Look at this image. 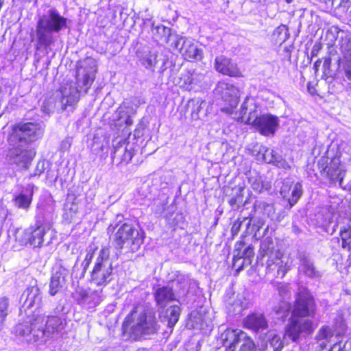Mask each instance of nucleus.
<instances>
[{
	"instance_id": "nucleus-2",
	"label": "nucleus",
	"mask_w": 351,
	"mask_h": 351,
	"mask_svg": "<svg viewBox=\"0 0 351 351\" xmlns=\"http://www.w3.org/2000/svg\"><path fill=\"white\" fill-rule=\"evenodd\" d=\"M315 303L309 291L304 287L298 288L291 317L285 328V338L296 341L302 333L313 332V322L310 317L315 314Z\"/></svg>"
},
{
	"instance_id": "nucleus-52",
	"label": "nucleus",
	"mask_w": 351,
	"mask_h": 351,
	"mask_svg": "<svg viewBox=\"0 0 351 351\" xmlns=\"http://www.w3.org/2000/svg\"><path fill=\"white\" fill-rule=\"evenodd\" d=\"M291 190V186H289L288 184H283L280 191V195L283 198L288 199V197H290Z\"/></svg>"
},
{
	"instance_id": "nucleus-46",
	"label": "nucleus",
	"mask_w": 351,
	"mask_h": 351,
	"mask_svg": "<svg viewBox=\"0 0 351 351\" xmlns=\"http://www.w3.org/2000/svg\"><path fill=\"white\" fill-rule=\"evenodd\" d=\"M9 300L6 297L0 298V322H2L8 314Z\"/></svg>"
},
{
	"instance_id": "nucleus-61",
	"label": "nucleus",
	"mask_w": 351,
	"mask_h": 351,
	"mask_svg": "<svg viewBox=\"0 0 351 351\" xmlns=\"http://www.w3.org/2000/svg\"><path fill=\"white\" fill-rule=\"evenodd\" d=\"M322 63V60L320 59L317 60L315 63H314V69L315 70V71H318V69Z\"/></svg>"
},
{
	"instance_id": "nucleus-1",
	"label": "nucleus",
	"mask_w": 351,
	"mask_h": 351,
	"mask_svg": "<svg viewBox=\"0 0 351 351\" xmlns=\"http://www.w3.org/2000/svg\"><path fill=\"white\" fill-rule=\"evenodd\" d=\"M66 319L58 315H45L34 312L14 327L16 337L27 343H47L62 333L66 326Z\"/></svg>"
},
{
	"instance_id": "nucleus-62",
	"label": "nucleus",
	"mask_w": 351,
	"mask_h": 351,
	"mask_svg": "<svg viewBox=\"0 0 351 351\" xmlns=\"http://www.w3.org/2000/svg\"><path fill=\"white\" fill-rule=\"evenodd\" d=\"M346 91L348 92V95H351V84H349L346 87Z\"/></svg>"
},
{
	"instance_id": "nucleus-37",
	"label": "nucleus",
	"mask_w": 351,
	"mask_h": 351,
	"mask_svg": "<svg viewBox=\"0 0 351 351\" xmlns=\"http://www.w3.org/2000/svg\"><path fill=\"white\" fill-rule=\"evenodd\" d=\"M340 50L343 60H351V36L342 38Z\"/></svg>"
},
{
	"instance_id": "nucleus-18",
	"label": "nucleus",
	"mask_w": 351,
	"mask_h": 351,
	"mask_svg": "<svg viewBox=\"0 0 351 351\" xmlns=\"http://www.w3.org/2000/svg\"><path fill=\"white\" fill-rule=\"evenodd\" d=\"M94 66L86 68L80 66L77 67L76 73V82L77 86L81 88H84V93H86L90 88L95 79L97 69Z\"/></svg>"
},
{
	"instance_id": "nucleus-64",
	"label": "nucleus",
	"mask_w": 351,
	"mask_h": 351,
	"mask_svg": "<svg viewBox=\"0 0 351 351\" xmlns=\"http://www.w3.org/2000/svg\"><path fill=\"white\" fill-rule=\"evenodd\" d=\"M177 282L178 284H182L184 283V280L182 279V276H180L178 277V279H177Z\"/></svg>"
},
{
	"instance_id": "nucleus-6",
	"label": "nucleus",
	"mask_w": 351,
	"mask_h": 351,
	"mask_svg": "<svg viewBox=\"0 0 351 351\" xmlns=\"http://www.w3.org/2000/svg\"><path fill=\"white\" fill-rule=\"evenodd\" d=\"M123 328L129 330L134 339H138L143 335L156 333L158 326L155 317L151 313L147 314L144 311L139 313L134 311L125 318Z\"/></svg>"
},
{
	"instance_id": "nucleus-11",
	"label": "nucleus",
	"mask_w": 351,
	"mask_h": 351,
	"mask_svg": "<svg viewBox=\"0 0 351 351\" xmlns=\"http://www.w3.org/2000/svg\"><path fill=\"white\" fill-rule=\"evenodd\" d=\"M215 95L219 96L228 107L223 108L227 112L235 108L239 103V90L232 84L225 81L219 82L215 88Z\"/></svg>"
},
{
	"instance_id": "nucleus-57",
	"label": "nucleus",
	"mask_w": 351,
	"mask_h": 351,
	"mask_svg": "<svg viewBox=\"0 0 351 351\" xmlns=\"http://www.w3.org/2000/svg\"><path fill=\"white\" fill-rule=\"evenodd\" d=\"M244 245H245V243L243 241H237L235 243L234 254L239 251L243 250V247H244Z\"/></svg>"
},
{
	"instance_id": "nucleus-45",
	"label": "nucleus",
	"mask_w": 351,
	"mask_h": 351,
	"mask_svg": "<svg viewBox=\"0 0 351 351\" xmlns=\"http://www.w3.org/2000/svg\"><path fill=\"white\" fill-rule=\"evenodd\" d=\"M291 309V305L287 301H282L278 306L274 308L277 315L280 317H286Z\"/></svg>"
},
{
	"instance_id": "nucleus-39",
	"label": "nucleus",
	"mask_w": 351,
	"mask_h": 351,
	"mask_svg": "<svg viewBox=\"0 0 351 351\" xmlns=\"http://www.w3.org/2000/svg\"><path fill=\"white\" fill-rule=\"evenodd\" d=\"M252 189L258 193H261L264 189H267V184L262 180L260 176H252L248 178Z\"/></svg>"
},
{
	"instance_id": "nucleus-13",
	"label": "nucleus",
	"mask_w": 351,
	"mask_h": 351,
	"mask_svg": "<svg viewBox=\"0 0 351 351\" xmlns=\"http://www.w3.org/2000/svg\"><path fill=\"white\" fill-rule=\"evenodd\" d=\"M251 124L262 135H274L279 125V119L271 114H264L256 117Z\"/></svg>"
},
{
	"instance_id": "nucleus-25",
	"label": "nucleus",
	"mask_w": 351,
	"mask_h": 351,
	"mask_svg": "<svg viewBox=\"0 0 351 351\" xmlns=\"http://www.w3.org/2000/svg\"><path fill=\"white\" fill-rule=\"evenodd\" d=\"M246 328L258 332L267 328L268 324L265 317L261 313H253L248 315L244 322Z\"/></svg>"
},
{
	"instance_id": "nucleus-51",
	"label": "nucleus",
	"mask_w": 351,
	"mask_h": 351,
	"mask_svg": "<svg viewBox=\"0 0 351 351\" xmlns=\"http://www.w3.org/2000/svg\"><path fill=\"white\" fill-rule=\"evenodd\" d=\"M46 161L44 160H39L37 162L34 176H40L42 173H43L46 169Z\"/></svg>"
},
{
	"instance_id": "nucleus-29",
	"label": "nucleus",
	"mask_w": 351,
	"mask_h": 351,
	"mask_svg": "<svg viewBox=\"0 0 351 351\" xmlns=\"http://www.w3.org/2000/svg\"><path fill=\"white\" fill-rule=\"evenodd\" d=\"M339 237L334 238L332 241H337L341 247L348 251L351 250V224L347 223L340 227Z\"/></svg>"
},
{
	"instance_id": "nucleus-33",
	"label": "nucleus",
	"mask_w": 351,
	"mask_h": 351,
	"mask_svg": "<svg viewBox=\"0 0 351 351\" xmlns=\"http://www.w3.org/2000/svg\"><path fill=\"white\" fill-rule=\"evenodd\" d=\"M78 204L74 201L70 202H67L64 204L63 219L68 223L72 222L78 213Z\"/></svg>"
},
{
	"instance_id": "nucleus-22",
	"label": "nucleus",
	"mask_w": 351,
	"mask_h": 351,
	"mask_svg": "<svg viewBox=\"0 0 351 351\" xmlns=\"http://www.w3.org/2000/svg\"><path fill=\"white\" fill-rule=\"evenodd\" d=\"M154 296L156 305L161 308H165L169 302L176 300L173 289L169 286L156 288Z\"/></svg>"
},
{
	"instance_id": "nucleus-26",
	"label": "nucleus",
	"mask_w": 351,
	"mask_h": 351,
	"mask_svg": "<svg viewBox=\"0 0 351 351\" xmlns=\"http://www.w3.org/2000/svg\"><path fill=\"white\" fill-rule=\"evenodd\" d=\"M257 106L256 105L255 100L252 97H247L241 106L240 117L239 119L243 120L244 116L248 113L249 116L247 118L246 123L251 124L252 121L256 117H258L256 112Z\"/></svg>"
},
{
	"instance_id": "nucleus-60",
	"label": "nucleus",
	"mask_w": 351,
	"mask_h": 351,
	"mask_svg": "<svg viewBox=\"0 0 351 351\" xmlns=\"http://www.w3.org/2000/svg\"><path fill=\"white\" fill-rule=\"evenodd\" d=\"M47 178L48 179H50V178H51V179H52V178H53V181H54V182H56V181L57 180L58 178V176L57 174H56V175H55V176H53V175H51L50 172H49V171H47Z\"/></svg>"
},
{
	"instance_id": "nucleus-28",
	"label": "nucleus",
	"mask_w": 351,
	"mask_h": 351,
	"mask_svg": "<svg viewBox=\"0 0 351 351\" xmlns=\"http://www.w3.org/2000/svg\"><path fill=\"white\" fill-rule=\"evenodd\" d=\"M152 34L156 40H160L165 43H168L173 39V42H175V36L171 32V29L166 27L162 24L155 25L152 24Z\"/></svg>"
},
{
	"instance_id": "nucleus-34",
	"label": "nucleus",
	"mask_w": 351,
	"mask_h": 351,
	"mask_svg": "<svg viewBox=\"0 0 351 351\" xmlns=\"http://www.w3.org/2000/svg\"><path fill=\"white\" fill-rule=\"evenodd\" d=\"M243 300V296L239 294L235 298H230V301L228 302L230 313L233 315L241 313L244 308Z\"/></svg>"
},
{
	"instance_id": "nucleus-31",
	"label": "nucleus",
	"mask_w": 351,
	"mask_h": 351,
	"mask_svg": "<svg viewBox=\"0 0 351 351\" xmlns=\"http://www.w3.org/2000/svg\"><path fill=\"white\" fill-rule=\"evenodd\" d=\"M180 307L178 305H173L168 308L163 317V321L167 322V326L170 328H173L178 322L180 315Z\"/></svg>"
},
{
	"instance_id": "nucleus-5",
	"label": "nucleus",
	"mask_w": 351,
	"mask_h": 351,
	"mask_svg": "<svg viewBox=\"0 0 351 351\" xmlns=\"http://www.w3.org/2000/svg\"><path fill=\"white\" fill-rule=\"evenodd\" d=\"M108 234H113L110 236L112 244L119 254L135 252L143 243V232L132 223H124L119 226L111 223Z\"/></svg>"
},
{
	"instance_id": "nucleus-50",
	"label": "nucleus",
	"mask_w": 351,
	"mask_h": 351,
	"mask_svg": "<svg viewBox=\"0 0 351 351\" xmlns=\"http://www.w3.org/2000/svg\"><path fill=\"white\" fill-rule=\"evenodd\" d=\"M245 258H247V256H245L243 250L234 253V257H233V265L234 267H236L237 263L238 262H239L240 261H242L241 266L239 265L237 269L238 270H241L242 269V266L243 264V259H245Z\"/></svg>"
},
{
	"instance_id": "nucleus-42",
	"label": "nucleus",
	"mask_w": 351,
	"mask_h": 351,
	"mask_svg": "<svg viewBox=\"0 0 351 351\" xmlns=\"http://www.w3.org/2000/svg\"><path fill=\"white\" fill-rule=\"evenodd\" d=\"M277 290L280 297L283 301L289 300L291 296V289L290 285L285 282H278L277 285Z\"/></svg>"
},
{
	"instance_id": "nucleus-58",
	"label": "nucleus",
	"mask_w": 351,
	"mask_h": 351,
	"mask_svg": "<svg viewBox=\"0 0 351 351\" xmlns=\"http://www.w3.org/2000/svg\"><path fill=\"white\" fill-rule=\"evenodd\" d=\"M168 63V59L167 58H163L162 60V65L160 66V69H159V72L160 73H163L167 69V64Z\"/></svg>"
},
{
	"instance_id": "nucleus-9",
	"label": "nucleus",
	"mask_w": 351,
	"mask_h": 351,
	"mask_svg": "<svg viewBox=\"0 0 351 351\" xmlns=\"http://www.w3.org/2000/svg\"><path fill=\"white\" fill-rule=\"evenodd\" d=\"M44 134V128L40 123H19L14 125L8 136L32 145V143L40 138Z\"/></svg>"
},
{
	"instance_id": "nucleus-54",
	"label": "nucleus",
	"mask_w": 351,
	"mask_h": 351,
	"mask_svg": "<svg viewBox=\"0 0 351 351\" xmlns=\"http://www.w3.org/2000/svg\"><path fill=\"white\" fill-rule=\"evenodd\" d=\"M337 346L339 347L338 351H351V341H346L343 346H341V342L335 343L333 346V348Z\"/></svg>"
},
{
	"instance_id": "nucleus-20",
	"label": "nucleus",
	"mask_w": 351,
	"mask_h": 351,
	"mask_svg": "<svg viewBox=\"0 0 351 351\" xmlns=\"http://www.w3.org/2000/svg\"><path fill=\"white\" fill-rule=\"evenodd\" d=\"M21 300L23 301V306L30 308L36 306L34 311L38 313L37 308H39L42 302V296L39 288L35 285L27 287L21 296ZM40 313V311H38Z\"/></svg>"
},
{
	"instance_id": "nucleus-47",
	"label": "nucleus",
	"mask_w": 351,
	"mask_h": 351,
	"mask_svg": "<svg viewBox=\"0 0 351 351\" xmlns=\"http://www.w3.org/2000/svg\"><path fill=\"white\" fill-rule=\"evenodd\" d=\"M240 351H255L256 346L254 341L249 338L247 335L246 337L241 339L240 342Z\"/></svg>"
},
{
	"instance_id": "nucleus-30",
	"label": "nucleus",
	"mask_w": 351,
	"mask_h": 351,
	"mask_svg": "<svg viewBox=\"0 0 351 351\" xmlns=\"http://www.w3.org/2000/svg\"><path fill=\"white\" fill-rule=\"evenodd\" d=\"M34 186L29 185L26 189V193H20L14 198L15 206L19 208L27 209L32 201Z\"/></svg>"
},
{
	"instance_id": "nucleus-43",
	"label": "nucleus",
	"mask_w": 351,
	"mask_h": 351,
	"mask_svg": "<svg viewBox=\"0 0 351 351\" xmlns=\"http://www.w3.org/2000/svg\"><path fill=\"white\" fill-rule=\"evenodd\" d=\"M250 223L251 219H248L247 217H243L242 220H241L240 218L237 219V220L234 222L231 228V232L232 235L234 236L239 233L242 225H245L247 229L250 226Z\"/></svg>"
},
{
	"instance_id": "nucleus-23",
	"label": "nucleus",
	"mask_w": 351,
	"mask_h": 351,
	"mask_svg": "<svg viewBox=\"0 0 351 351\" xmlns=\"http://www.w3.org/2000/svg\"><path fill=\"white\" fill-rule=\"evenodd\" d=\"M261 152H263V160L265 162L274 164L280 168L287 169L289 167L287 161L274 150L262 147L259 150V153Z\"/></svg>"
},
{
	"instance_id": "nucleus-7",
	"label": "nucleus",
	"mask_w": 351,
	"mask_h": 351,
	"mask_svg": "<svg viewBox=\"0 0 351 351\" xmlns=\"http://www.w3.org/2000/svg\"><path fill=\"white\" fill-rule=\"evenodd\" d=\"M8 147L5 150V160L9 164L19 168L28 169L36 156V151L31 145L21 142L10 136H7Z\"/></svg>"
},
{
	"instance_id": "nucleus-4",
	"label": "nucleus",
	"mask_w": 351,
	"mask_h": 351,
	"mask_svg": "<svg viewBox=\"0 0 351 351\" xmlns=\"http://www.w3.org/2000/svg\"><path fill=\"white\" fill-rule=\"evenodd\" d=\"M258 258V266L263 268L269 277L283 278L290 269L287 258L271 237H266L261 242Z\"/></svg>"
},
{
	"instance_id": "nucleus-14",
	"label": "nucleus",
	"mask_w": 351,
	"mask_h": 351,
	"mask_svg": "<svg viewBox=\"0 0 351 351\" xmlns=\"http://www.w3.org/2000/svg\"><path fill=\"white\" fill-rule=\"evenodd\" d=\"M56 97L59 99L58 103L61 110H64L67 106H74L77 104L80 98V93L75 85L66 84L60 88Z\"/></svg>"
},
{
	"instance_id": "nucleus-24",
	"label": "nucleus",
	"mask_w": 351,
	"mask_h": 351,
	"mask_svg": "<svg viewBox=\"0 0 351 351\" xmlns=\"http://www.w3.org/2000/svg\"><path fill=\"white\" fill-rule=\"evenodd\" d=\"M68 274L69 272L66 269L60 267L52 274L49 283V291L51 295H55L63 287L65 278L68 276Z\"/></svg>"
},
{
	"instance_id": "nucleus-15",
	"label": "nucleus",
	"mask_w": 351,
	"mask_h": 351,
	"mask_svg": "<svg viewBox=\"0 0 351 351\" xmlns=\"http://www.w3.org/2000/svg\"><path fill=\"white\" fill-rule=\"evenodd\" d=\"M134 154V145L126 140L118 142L113 145L112 160L113 162L119 164L129 163Z\"/></svg>"
},
{
	"instance_id": "nucleus-8",
	"label": "nucleus",
	"mask_w": 351,
	"mask_h": 351,
	"mask_svg": "<svg viewBox=\"0 0 351 351\" xmlns=\"http://www.w3.org/2000/svg\"><path fill=\"white\" fill-rule=\"evenodd\" d=\"M112 261L110 258V249L99 250L94 268L91 272V282L97 286H106L114 277Z\"/></svg>"
},
{
	"instance_id": "nucleus-16",
	"label": "nucleus",
	"mask_w": 351,
	"mask_h": 351,
	"mask_svg": "<svg viewBox=\"0 0 351 351\" xmlns=\"http://www.w3.org/2000/svg\"><path fill=\"white\" fill-rule=\"evenodd\" d=\"M75 299L77 304L82 307L90 309L93 308L103 300L102 290L88 291L85 289H79L75 293Z\"/></svg>"
},
{
	"instance_id": "nucleus-53",
	"label": "nucleus",
	"mask_w": 351,
	"mask_h": 351,
	"mask_svg": "<svg viewBox=\"0 0 351 351\" xmlns=\"http://www.w3.org/2000/svg\"><path fill=\"white\" fill-rule=\"evenodd\" d=\"M182 279L184 280V283L180 284V294L184 295L187 290L189 287V276L186 275H182Z\"/></svg>"
},
{
	"instance_id": "nucleus-12",
	"label": "nucleus",
	"mask_w": 351,
	"mask_h": 351,
	"mask_svg": "<svg viewBox=\"0 0 351 351\" xmlns=\"http://www.w3.org/2000/svg\"><path fill=\"white\" fill-rule=\"evenodd\" d=\"M171 46L179 50L184 59L202 60L203 58L202 50L190 39L179 35L175 36V42L171 43Z\"/></svg>"
},
{
	"instance_id": "nucleus-35",
	"label": "nucleus",
	"mask_w": 351,
	"mask_h": 351,
	"mask_svg": "<svg viewBox=\"0 0 351 351\" xmlns=\"http://www.w3.org/2000/svg\"><path fill=\"white\" fill-rule=\"evenodd\" d=\"M302 193V186L300 182H297L291 186V196L288 197L289 208H291L298 202Z\"/></svg>"
},
{
	"instance_id": "nucleus-36",
	"label": "nucleus",
	"mask_w": 351,
	"mask_h": 351,
	"mask_svg": "<svg viewBox=\"0 0 351 351\" xmlns=\"http://www.w3.org/2000/svg\"><path fill=\"white\" fill-rule=\"evenodd\" d=\"M284 347V343L280 336L275 332H271L269 335V343L267 346V349L271 348L273 351H281Z\"/></svg>"
},
{
	"instance_id": "nucleus-21",
	"label": "nucleus",
	"mask_w": 351,
	"mask_h": 351,
	"mask_svg": "<svg viewBox=\"0 0 351 351\" xmlns=\"http://www.w3.org/2000/svg\"><path fill=\"white\" fill-rule=\"evenodd\" d=\"M246 337V333L240 330H226L221 335L223 346L229 351H234L241 339Z\"/></svg>"
},
{
	"instance_id": "nucleus-44",
	"label": "nucleus",
	"mask_w": 351,
	"mask_h": 351,
	"mask_svg": "<svg viewBox=\"0 0 351 351\" xmlns=\"http://www.w3.org/2000/svg\"><path fill=\"white\" fill-rule=\"evenodd\" d=\"M334 330L328 326H322L317 334V339L318 340H328L334 335Z\"/></svg>"
},
{
	"instance_id": "nucleus-48",
	"label": "nucleus",
	"mask_w": 351,
	"mask_h": 351,
	"mask_svg": "<svg viewBox=\"0 0 351 351\" xmlns=\"http://www.w3.org/2000/svg\"><path fill=\"white\" fill-rule=\"evenodd\" d=\"M94 256V250L91 247L87 250V254L82 263L83 271L86 272Z\"/></svg>"
},
{
	"instance_id": "nucleus-41",
	"label": "nucleus",
	"mask_w": 351,
	"mask_h": 351,
	"mask_svg": "<svg viewBox=\"0 0 351 351\" xmlns=\"http://www.w3.org/2000/svg\"><path fill=\"white\" fill-rule=\"evenodd\" d=\"M347 326L342 316L338 315L334 321L333 330L337 335L341 336L346 332Z\"/></svg>"
},
{
	"instance_id": "nucleus-38",
	"label": "nucleus",
	"mask_w": 351,
	"mask_h": 351,
	"mask_svg": "<svg viewBox=\"0 0 351 351\" xmlns=\"http://www.w3.org/2000/svg\"><path fill=\"white\" fill-rule=\"evenodd\" d=\"M243 186H239L236 189L235 195L229 200V204L232 208H238L242 205L243 202Z\"/></svg>"
},
{
	"instance_id": "nucleus-19",
	"label": "nucleus",
	"mask_w": 351,
	"mask_h": 351,
	"mask_svg": "<svg viewBox=\"0 0 351 351\" xmlns=\"http://www.w3.org/2000/svg\"><path fill=\"white\" fill-rule=\"evenodd\" d=\"M215 68L217 71L232 77L241 76V71L237 65L231 59L221 55L216 57L215 60Z\"/></svg>"
},
{
	"instance_id": "nucleus-40",
	"label": "nucleus",
	"mask_w": 351,
	"mask_h": 351,
	"mask_svg": "<svg viewBox=\"0 0 351 351\" xmlns=\"http://www.w3.org/2000/svg\"><path fill=\"white\" fill-rule=\"evenodd\" d=\"M157 55L155 53L149 52L141 59V64L147 69L154 71L157 63Z\"/></svg>"
},
{
	"instance_id": "nucleus-32",
	"label": "nucleus",
	"mask_w": 351,
	"mask_h": 351,
	"mask_svg": "<svg viewBox=\"0 0 351 351\" xmlns=\"http://www.w3.org/2000/svg\"><path fill=\"white\" fill-rule=\"evenodd\" d=\"M206 104V102L200 99L189 101L188 106L191 108V114L193 119L197 120L206 115V113H202L201 112Z\"/></svg>"
},
{
	"instance_id": "nucleus-27",
	"label": "nucleus",
	"mask_w": 351,
	"mask_h": 351,
	"mask_svg": "<svg viewBox=\"0 0 351 351\" xmlns=\"http://www.w3.org/2000/svg\"><path fill=\"white\" fill-rule=\"evenodd\" d=\"M29 234L28 241L31 245L40 247L44 241V236L46 234L45 228L42 226H37L36 228L31 227L27 230Z\"/></svg>"
},
{
	"instance_id": "nucleus-55",
	"label": "nucleus",
	"mask_w": 351,
	"mask_h": 351,
	"mask_svg": "<svg viewBox=\"0 0 351 351\" xmlns=\"http://www.w3.org/2000/svg\"><path fill=\"white\" fill-rule=\"evenodd\" d=\"M8 215V210L0 206V230L1 229L3 222L5 220Z\"/></svg>"
},
{
	"instance_id": "nucleus-59",
	"label": "nucleus",
	"mask_w": 351,
	"mask_h": 351,
	"mask_svg": "<svg viewBox=\"0 0 351 351\" xmlns=\"http://www.w3.org/2000/svg\"><path fill=\"white\" fill-rule=\"evenodd\" d=\"M330 62H331V58L330 57L325 58L324 60V66L325 68L328 67L330 65Z\"/></svg>"
},
{
	"instance_id": "nucleus-10",
	"label": "nucleus",
	"mask_w": 351,
	"mask_h": 351,
	"mask_svg": "<svg viewBox=\"0 0 351 351\" xmlns=\"http://www.w3.org/2000/svg\"><path fill=\"white\" fill-rule=\"evenodd\" d=\"M317 165L322 177L327 178L332 182L342 180L343 169L339 157H334L330 161H328V158H321Z\"/></svg>"
},
{
	"instance_id": "nucleus-63",
	"label": "nucleus",
	"mask_w": 351,
	"mask_h": 351,
	"mask_svg": "<svg viewBox=\"0 0 351 351\" xmlns=\"http://www.w3.org/2000/svg\"><path fill=\"white\" fill-rule=\"evenodd\" d=\"M133 123L132 120L131 119L130 117H128L126 121H125V124L128 125H132Z\"/></svg>"
},
{
	"instance_id": "nucleus-49",
	"label": "nucleus",
	"mask_w": 351,
	"mask_h": 351,
	"mask_svg": "<svg viewBox=\"0 0 351 351\" xmlns=\"http://www.w3.org/2000/svg\"><path fill=\"white\" fill-rule=\"evenodd\" d=\"M342 67L344 77L351 81V60H342Z\"/></svg>"
},
{
	"instance_id": "nucleus-56",
	"label": "nucleus",
	"mask_w": 351,
	"mask_h": 351,
	"mask_svg": "<svg viewBox=\"0 0 351 351\" xmlns=\"http://www.w3.org/2000/svg\"><path fill=\"white\" fill-rule=\"evenodd\" d=\"M243 250H244L245 256H247V258L252 257L254 254V247L252 245L247 246Z\"/></svg>"
},
{
	"instance_id": "nucleus-17",
	"label": "nucleus",
	"mask_w": 351,
	"mask_h": 351,
	"mask_svg": "<svg viewBox=\"0 0 351 351\" xmlns=\"http://www.w3.org/2000/svg\"><path fill=\"white\" fill-rule=\"evenodd\" d=\"M299 260L298 273L311 279L320 278L322 273L317 270L313 259L304 252L298 254Z\"/></svg>"
},
{
	"instance_id": "nucleus-3",
	"label": "nucleus",
	"mask_w": 351,
	"mask_h": 351,
	"mask_svg": "<svg viewBox=\"0 0 351 351\" xmlns=\"http://www.w3.org/2000/svg\"><path fill=\"white\" fill-rule=\"evenodd\" d=\"M68 19L62 16L55 8H51L38 17L36 25V50H45L48 53L51 45L56 41L54 34L67 27Z\"/></svg>"
}]
</instances>
